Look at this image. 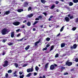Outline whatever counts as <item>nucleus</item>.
Instances as JSON below:
<instances>
[{"label": "nucleus", "mask_w": 78, "mask_h": 78, "mask_svg": "<svg viewBox=\"0 0 78 78\" xmlns=\"http://www.w3.org/2000/svg\"><path fill=\"white\" fill-rule=\"evenodd\" d=\"M8 32V30L7 29L4 28L1 31V33L3 35H5L6 34V33Z\"/></svg>", "instance_id": "1"}, {"label": "nucleus", "mask_w": 78, "mask_h": 78, "mask_svg": "<svg viewBox=\"0 0 78 78\" xmlns=\"http://www.w3.org/2000/svg\"><path fill=\"white\" fill-rule=\"evenodd\" d=\"M66 65H67L68 66H70L72 65V62H69V60H68L66 63Z\"/></svg>", "instance_id": "2"}, {"label": "nucleus", "mask_w": 78, "mask_h": 78, "mask_svg": "<svg viewBox=\"0 0 78 78\" xmlns=\"http://www.w3.org/2000/svg\"><path fill=\"white\" fill-rule=\"evenodd\" d=\"M13 25L15 26H17L20 24V22L18 21H16L13 23Z\"/></svg>", "instance_id": "3"}, {"label": "nucleus", "mask_w": 78, "mask_h": 78, "mask_svg": "<svg viewBox=\"0 0 78 78\" xmlns=\"http://www.w3.org/2000/svg\"><path fill=\"white\" fill-rule=\"evenodd\" d=\"M55 66L53 65H51L50 67V70H55Z\"/></svg>", "instance_id": "4"}, {"label": "nucleus", "mask_w": 78, "mask_h": 78, "mask_svg": "<svg viewBox=\"0 0 78 78\" xmlns=\"http://www.w3.org/2000/svg\"><path fill=\"white\" fill-rule=\"evenodd\" d=\"M28 5V3L27 2H26L24 3L23 4V7H27Z\"/></svg>", "instance_id": "5"}, {"label": "nucleus", "mask_w": 78, "mask_h": 78, "mask_svg": "<svg viewBox=\"0 0 78 78\" xmlns=\"http://www.w3.org/2000/svg\"><path fill=\"white\" fill-rule=\"evenodd\" d=\"M65 20L67 22H68L70 21V19L68 17L66 16L65 18Z\"/></svg>", "instance_id": "6"}, {"label": "nucleus", "mask_w": 78, "mask_h": 78, "mask_svg": "<svg viewBox=\"0 0 78 78\" xmlns=\"http://www.w3.org/2000/svg\"><path fill=\"white\" fill-rule=\"evenodd\" d=\"M14 32L12 31L11 33V37L13 38L14 37Z\"/></svg>", "instance_id": "7"}, {"label": "nucleus", "mask_w": 78, "mask_h": 78, "mask_svg": "<svg viewBox=\"0 0 78 78\" xmlns=\"http://www.w3.org/2000/svg\"><path fill=\"white\" fill-rule=\"evenodd\" d=\"M68 17H70L69 19H73L74 17L73 16H70V14H69L67 15Z\"/></svg>", "instance_id": "8"}, {"label": "nucleus", "mask_w": 78, "mask_h": 78, "mask_svg": "<svg viewBox=\"0 0 78 78\" xmlns=\"http://www.w3.org/2000/svg\"><path fill=\"white\" fill-rule=\"evenodd\" d=\"M66 45V44L64 43H63L61 44V48H63V47H65Z\"/></svg>", "instance_id": "9"}, {"label": "nucleus", "mask_w": 78, "mask_h": 78, "mask_svg": "<svg viewBox=\"0 0 78 78\" xmlns=\"http://www.w3.org/2000/svg\"><path fill=\"white\" fill-rule=\"evenodd\" d=\"M23 11V9H19L17 10V12H21L22 11Z\"/></svg>", "instance_id": "10"}, {"label": "nucleus", "mask_w": 78, "mask_h": 78, "mask_svg": "<svg viewBox=\"0 0 78 78\" xmlns=\"http://www.w3.org/2000/svg\"><path fill=\"white\" fill-rule=\"evenodd\" d=\"M30 47V45H27L25 48V50H28L29 49V48Z\"/></svg>", "instance_id": "11"}, {"label": "nucleus", "mask_w": 78, "mask_h": 78, "mask_svg": "<svg viewBox=\"0 0 78 78\" xmlns=\"http://www.w3.org/2000/svg\"><path fill=\"white\" fill-rule=\"evenodd\" d=\"M49 64V63H46L45 66V68L46 69H47V68H48V64Z\"/></svg>", "instance_id": "12"}, {"label": "nucleus", "mask_w": 78, "mask_h": 78, "mask_svg": "<svg viewBox=\"0 0 78 78\" xmlns=\"http://www.w3.org/2000/svg\"><path fill=\"white\" fill-rule=\"evenodd\" d=\"M27 25L28 27H30L31 25V22L30 21H28L27 23Z\"/></svg>", "instance_id": "13"}, {"label": "nucleus", "mask_w": 78, "mask_h": 78, "mask_svg": "<svg viewBox=\"0 0 78 78\" xmlns=\"http://www.w3.org/2000/svg\"><path fill=\"white\" fill-rule=\"evenodd\" d=\"M55 7V5L53 4L51 7V9H54Z\"/></svg>", "instance_id": "14"}, {"label": "nucleus", "mask_w": 78, "mask_h": 78, "mask_svg": "<svg viewBox=\"0 0 78 78\" xmlns=\"http://www.w3.org/2000/svg\"><path fill=\"white\" fill-rule=\"evenodd\" d=\"M10 13V12L9 11H7L5 12V14L6 15H8Z\"/></svg>", "instance_id": "15"}, {"label": "nucleus", "mask_w": 78, "mask_h": 78, "mask_svg": "<svg viewBox=\"0 0 78 78\" xmlns=\"http://www.w3.org/2000/svg\"><path fill=\"white\" fill-rule=\"evenodd\" d=\"M73 2L75 3H76L78 2V0H73Z\"/></svg>", "instance_id": "16"}, {"label": "nucleus", "mask_w": 78, "mask_h": 78, "mask_svg": "<svg viewBox=\"0 0 78 78\" xmlns=\"http://www.w3.org/2000/svg\"><path fill=\"white\" fill-rule=\"evenodd\" d=\"M76 47H77V45L76 44H75L73 45V48L75 49L76 48Z\"/></svg>", "instance_id": "17"}, {"label": "nucleus", "mask_w": 78, "mask_h": 78, "mask_svg": "<svg viewBox=\"0 0 78 78\" xmlns=\"http://www.w3.org/2000/svg\"><path fill=\"white\" fill-rule=\"evenodd\" d=\"M31 73H29L28 74L27 76H26L27 77H30L31 76Z\"/></svg>", "instance_id": "18"}, {"label": "nucleus", "mask_w": 78, "mask_h": 78, "mask_svg": "<svg viewBox=\"0 0 78 78\" xmlns=\"http://www.w3.org/2000/svg\"><path fill=\"white\" fill-rule=\"evenodd\" d=\"M53 48H54V46H53V45L51 46V49L50 50V51H51V50H53Z\"/></svg>", "instance_id": "19"}, {"label": "nucleus", "mask_w": 78, "mask_h": 78, "mask_svg": "<svg viewBox=\"0 0 78 78\" xmlns=\"http://www.w3.org/2000/svg\"><path fill=\"white\" fill-rule=\"evenodd\" d=\"M35 70H36V71H38V70H39V67H37V66H36L35 68Z\"/></svg>", "instance_id": "20"}, {"label": "nucleus", "mask_w": 78, "mask_h": 78, "mask_svg": "<svg viewBox=\"0 0 78 78\" xmlns=\"http://www.w3.org/2000/svg\"><path fill=\"white\" fill-rule=\"evenodd\" d=\"M64 27L63 26L61 28L60 30V32H62V31H63V30H64Z\"/></svg>", "instance_id": "21"}, {"label": "nucleus", "mask_w": 78, "mask_h": 78, "mask_svg": "<svg viewBox=\"0 0 78 78\" xmlns=\"http://www.w3.org/2000/svg\"><path fill=\"white\" fill-rule=\"evenodd\" d=\"M73 5V3H72V2H69V6H72Z\"/></svg>", "instance_id": "22"}, {"label": "nucleus", "mask_w": 78, "mask_h": 78, "mask_svg": "<svg viewBox=\"0 0 78 78\" xmlns=\"http://www.w3.org/2000/svg\"><path fill=\"white\" fill-rule=\"evenodd\" d=\"M27 72L28 73H29L31 72V69H27Z\"/></svg>", "instance_id": "23"}, {"label": "nucleus", "mask_w": 78, "mask_h": 78, "mask_svg": "<svg viewBox=\"0 0 78 78\" xmlns=\"http://www.w3.org/2000/svg\"><path fill=\"white\" fill-rule=\"evenodd\" d=\"M13 44V43H8V45L9 46H11V45H12Z\"/></svg>", "instance_id": "24"}, {"label": "nucleus", "mask_w": 78, "mask_h": 78, "mask_svg": "<svg viewBox=\"0 0 78 78\" xmlns=\"http://www.w3.org/2000/svg\"><path fill=\"white\" fill-rule=\"evenodd\" d=\"M33 14H31L28 15V17L30 18L31 17H33Z\"/></svg>", "instance_id": "25"}, {"label": "nucleus", "mask_w": 78, "mask_h": 78, "mask_svg": "<svg viewBox=\"0 0 78 78\" xmlns=\"http://www.w3.org/2000/svg\"><path fill=\"white\" fill-rule=\"evenodd\" d=\"M63 69H65V67H62L61 68V72L63 71Z\"/></svg>", "instance_id": "26"}, {"label": "nucleus", "mask_w": 78, "mask_h": 78, "mask_svg": "<svg viewBox=\"0 0 78 78\" xmlns=\"http://www.w3.org/2000/svg\"><path fill=\"white\" fill-rule=\"evenodd\" d=\"M5 65H6L7 66H8V62L7 60H6L5 62Z\"/></svg>", "instance_id": "27"}, {"label": "nucleus", "mask_w": 78, "mask_h": 78, "mask_svg": "<svg viewBox=\"0 0 78 78\" xmlns=\"http://www.w3.org/2000/svg\"><path fill=\"white\" fill-rule=\"evenodd\" d=\"M41 3H45V2H46V1H44V0H41Z\"/></svg>", "instance_id": "28"}, {"label": "nucleus", "mask_w": 78, "mask_h": 78, "mask_svg": "<svg viewBox=\"0 0 78 78\" xmlns=\"http://www.w3.org/2000/svg\"><path fill=\"white\" fill-rule=\"evenodd\" d=\"M24 77V75L23 74L22 75L20 76V78H23Z\"/></svg>", "instance_id": "29"}, {"label": "nucleus", "mask_w": 78, "mask_h": 78, "mask_svg": "<svg viewBox=\"0 0 78 78\" xmlns=\"http://www.w3.org/2000/svg\"><path fill=\"white\" fill-rule=\"evenodd\" d=\"M39 41H37L35 43V46H36V45H37V44H39Z\"/></svg>", "instance_id": "30"}, {"label": "nucleus", "mask_w": 78, "mask_h": 78, "mask_svg": "<svg viewBox=\"0 0 78 78\" xmlns=\"http://www.w3.org/2000/svg\"><path fill=\"white\" fill-rule=\"evenodd\" d=\"M39 22V21H35L34 23L33 24V25H34L36 24L37 23H38Z\"/></svg>", "instance_id": "31"}, {"label": "nucleus", "mask_w": 78, "mask_h": 78, "mask_svg": "<svg viewBox=\"0 0 78 78\" xmlns=\"http://www.w3.org/2000/svg\"><path fill=\"white\" fill-rule=\"evenodd\" d=\"M50 40V38L49 37H47L46 39V41H49Z\"/></svg>", "instance_id": "32"}, {"label": "nucleus", "mask_w": 78, "mask_h": 78, "mask_svg": "<svg viewBox=\"0 0 78 78\" xmlns=\"http://www.w3.org/2000/svg\"><path fill=\"white\" fill-rule=\"evenodd\" d=\"M15 66L16 67V68L18 67V64H17V63H15Z\"/></svg>", "instance_id": "33"}, {"label": "nucleus", "mask_w": 78, "mask_h": 78, "mask_svg": "<svg viewBox=\"0 0 78 78\" xmlns=\"http://www.w3.org/2000/svg\"><path fill=\"white\" fill-rule=\"evenodd\" d=\"M6 41H7V39H3L2 40V42L5 43Z\"/></svg>", "instance_id": "34"}, {"label": "nucleus", "mask_w": 78, "mask_h": 78, "mask_svg": "<svg viewBox=\"0 0 78 78\" xmlns=\"http://www.w3.org/2000/svg\"><path fill=\"white\" fill-rule=\"evenodd\" d=\"M28 11H30V10H31V7H29L28 9Z\"/></svg>", "instance_id": "35"}, {"label": "nucleus", "mask_w": 78, "mask_h": 78, "mask_svg": "<svg viewBox=\"0 0 78 78\" xmlns=\"http://www.w3.org/2000/svg\"><path fill=\"white\" fill-rule=\"evenodd\" d=\"M47 49V47H45L43 49V51H44V50H46Z\"/></svg>", "instance_id": "36"}, {"label": "nucleus", "mask_w": 78, "mask_h": 78, "mask_svg": "<svg viewBox=\"0 0 78 78\" xmlns=\"http://www.w3.org/2000/svg\"><path fill=\"white\" fill-rule=\"evenodd\" d=\"M11 72H12V70L11 69H10L8 71V73H11Z\"/></svg>", "instance_id": "37"}, {"label": "nucleus", "mask_w": 78, "mask_h": 78, "mask_svg": "<svg viewBox=\"0 0 78 78\" xmlns=\"http://www.w3.org/2000/svg\"><path fill=\"white\" fill-rule=\"evenodd\" d=\"M76 29V27H74L72 28V30H73V31H75Z\"/></svg>", "instance_id": "38"}, {"label": "nucleus", "mask_w": 78, "mask_h": 78, "mask_svg": "<svg viewBox=\"0 0 78 78\" xmlns=\"http://www.w3.org/2000/svg\"><path fill=\"white\" fill-rule=\"evenodd\" d=\"M58 56H59V54L57 53V54H56V55L55 56V58H58Z\"/></svg>", "instance_id": "39"}, {"label": "nucleus", "mask_w": 78, "mask_h": 78, "mask_svg": "<svg viewBox=\"0 0 78 78\" xmlns=\"http://www.w3.org/2000/svg\"><path fill=\"white\" fill-rule=\"evenodd\" d=\"M5 76L6 78H8V74L6 73L5 74Z\"/></svg>", "instance_id": "40"}, {"label": "nucleus", "mask_w": 78, "mask_h": 78, "mask_svg": "<svg viewBox=\"0 0 78 78\" xmlns=\"http://www.w3.org/2000/svg\"><path fill=\"white\" fill-rule=\"evenodd\" d=\"M75 61H76V62H78V58H76L75 59Z\"/></svg>", "instance_id": "41"}, {"label": "nucleus", "mask_w": 78, "mask_h": 78, "mask_svg": "<svg viewBox=\"0 0 78 78\" xmlns=\"http://www.w3.org/2000/svg\"><path fill=\"white\" fill-rule=\"evenodd\" d=\"M69 75V73L67 72L64 73V75Z\"/></svg>", "instance_id": "42"}, {"label": "nucleus", "mask_w": 78, "mask_h": 78, "mask_svg": "<svg viewBox=\"0 0 78 78\" xmlns=\"http://www.w3.org/2000/svg\"><path fill=\"white\" fill-rule=\"evenodd\" d=\"M43 14H44L45 17H47V13L46 12H43Z\"/></svg>", "instance_id": "43"}, {"label": "nucleus", "mask_w": 78, "mask_h": 78, "mask_svg": "<svg viewBox=\"0 0 78 78\" xmlns=\"http://www.w3.org/2000/svg\"><path fill=\"white\" fill-rule=\"evenodd\" d=\"M30 72H33V71L34 69H33V67H32L31 68V69H30Z\"/></svg>", "instance_id": "44"}, {"label": "nucleus", "mask_w": 78, "mask_h": 78, "mask_svg": "<svg viewBox=\"0 0 78 78\" xmlns=\"http://www.w3.org/2000/svg\"><path fill=\"white\" fill-rule=\"evenodd\" d=\"M19 73L20 75H22V74L23 73V72L22 71H20Z\"/></svg>", "instance_id": "45"}, {"label": "nucleus", "mask_w": 78, "mask_h": 78, "mask_svg": "<svg viewBox=\"0 0 78 78\" xmlns=\"http://www.w3.org/2000/svg\"><path fill=\"white\" fill-rule=\"evenodd\" d=\"M38 18L39 19H42V16H39L38 17Z\"/></svg>", "instance_id": "46"}, {"label": "nucleus", "mask_w": 78, "mask_h": 78, "mask_svg": "<svg viewBox=\"0 0 78 78\" xmlns=\"http://www.w3.org/2000/svg\"><path fill=\"white\" fill-rule=\"evenodd\" d=\"M17 73V71H15L14 72V73H13V75H15V74H16V73Z\"/></svg>", "instance_id": "47"}, {"label": "nucleus", "mask_w": 78, "mask_h": 78, "mask_svg": "<svg viewBox=\"0 0 78 78\" xmlns=\"http://www.w3.org/2000/svg\"><path fill=\"white\" fill-rule=\"evenodd\" d=\"M58 3H59V2L58 1H56L55 2V4L56 5H58Z\"/></svg>", "instance_id": "48"}, {"label": "nucleus", "mask_w": 78, "mask_h": 78, "mask_svg": "<svg viewBox=\"0 0 78 78\" xmlns=\"http://www.w3.org/2000/svg\"><path fill=\"white\" fill-rule=\"evenodd\" d=\"M39 20V18H36L35 19V20Z\"/></svg>", "instance_id": "49"}, {"label": "nucleus", "mask_w": 78, "mask_h": 78, "mask_svg": "<svg viewBox=\"0 0 78 78\" xmlns=\"http://www.w3.org/2000/svg\"><path fill=\"white\" fill-rule=\"evenodd\" d=\"M78 22V18H76V23L77 22Z\"/></svg>", "instance_id": "50"}, {"label": "nucleus", "mask_w": 78, "mask_h": 78, "mask_svg": "<svg viewBox=\"0 0 78 78\" xmlns=\"http://www.w3.org/2000/svg\"><path fill=\"white\" fill-rule=\"evenodd\" d=\"M21 28H25V26L24 25H22L21 26Z\"/></svg>", "instance_id": "51"}, {"label": "nucleus", "mask_w": 78, "mask_h": 78, "mask_svg": "<svg viewBox=\"0 0 78 78\" xmlns=\"http://www.w3.org/2000/svg\"><path fill=\"white\" fill-rule=\"evenodd\" d=\"M20 34H19L17 35L16 37H19V36H20Z\"/></svg>", "instance_id": "52"}, {"label": "nucleus", "mask_w": 78, "mask_h": 78, "mask_svg": "<svg viewBox=\"0 0 78 78\" xmlns=\"http://www.w3.org/2000/svg\"><path fill=\"white\" fill-rule=\"evenodd\" d=\"M27 66V64H24L23 65V67H26Z\"/></svg>", "instance_id": "53"}, {"label": "nucleus", "mask_w": 78, "mask_h": 78, "mask_svg": "<svg viewBox=\"0 0 78 78\" xmlns=\"http://www.w3.org/2000/svg\"><path fill=\"white\" fill-rule=\"evenodd\" d=\"M26 22H27V20H25L24 21H23V23H26Z\"/></svg>", "instance_id": "54"}, {"label": "nucleus", "mask_w": 78, "mask_h": 78, "mask_svg": "<svg viewBox=\"0 0 78 78\" xmlns=\"http://www.w3.org/2000/svg\"><path fill=\"white\" fill-rule=\"evenodd\" d=\"M13 76L15 77V76H16V77H17L18 76L17 74H15V75Z\"/></svg>", "instance_id": "55"}, {"label": "nucleus", "mask_w": 78, "mask_h": 78, "mask_svg": "<svg viewBox=\"0 0 78 78\" xmlns=\"http://www.w3.org/2000/svg\"><path fill=\"white\" fill-rule=\"evenodd\" d=\"M16 32H19V31H20V29H19L18 30H16Z\"/></svg>", "instance_id": "56"}, {"label": "nucleus", "mask_w": 78, "mask_h": 78, "mask_svg": "<svg viewBox=\"0 0 78 78\" xmlns=\"http://www.w3.org/2000/svg\"><path fill=\"white\" fill-rule=\"evenodd\" d=\"M54 66H55V67H57L58 66V65H56V64H54Z\"/></svg>", "instance_id": "57"}, {"label": "nucleus", "mask_w": 78, "mask_h": 78, "mask_svg": "<svg viewBox=\"0 0 78 78\" xmlns=\"http://www.w3.org/2000/svg\"><path fill=\"white\" fill-rule=\"evenodd\" d=\"M49 46H50V44H47V45H46V47H49Z\"/></svg>", "instance_id": "58"}, {"label": "nucleus", "mask_w": 78, "mask_h": 78, "mask_svg": "<svg viewBox=\"0 0 78 78\" xmlns=\"http://www.w3.org/2000/svg\"><path fill=\"white\" fill-rule=\"evenodd\" d=\"M33 30L34 31H35L36 30V28H34L33 29Z\"/></svg>", "instance_id": "59"}, {"label": "nucleus", "mask_w": 78, "mask_h": 78, "mask_svg": "<svg viewBox=\"0 0 78 78\" xmlns=\"http://www.w3.org/2000/svg\"><path fill=\"white\" fill-rule=\"evenodd\" d=\"M7 65H6L5 64H4L3 65V66L4 67H6V66H7Z\"/></svg>", "instance_id": "60"}, {"label": "nucleus", "mask_w": 78, "mask_h": 78, "mask_svg": "<svg viewBox=\"0 0 78 78\" xmlns=\"http://www.w3.org/2000/svg\"><path fill=\"white\" fill-rule=\"evenodd\" d=\"M34 75H35L36 76V75H37V73H34Z\"/></svg>", "instance_id": "61"}, {"label": "nucleus", "mask_w": 78, "mask_h": 78, "mask_svg": "<svg viewBox=\"0 0 78 78\" xmlns=\"http://www.w3.org/2000/svg\"><path fill=\"white\" fill-rule=\"evenodd\" d=\"M23 38L21 39H20V41H22V40H23Z\"/></svg>", "instance_id": "62"}, {"label": "nucleus", "mask_w": 78, "mask_h": 78, "mask_svg": "<svg viewBox=\"0 0 78 78\" xmlns=\"http://www.w3.org/2000/svg\"><path fill=\"white\" fill-rule=\"evenodd\" d=\"M60 36V33L59 34H58V35H57V36Z\"/></svg>", "instance_id": "63"}, {"label": "nucleus", "mask_w": 78, "mask_h": 78, "mask_svg": "<svg viewBox=\"0 0 78 78\" xmlns=\"http://www.w3.org/2000/svg\"><path fill=\"white\" fill-rule=\"evenodd\" d=\"M53 17V16H51L50 17V18H52Z\"/></svg>", "instance_id": "64"}]
</instances>
